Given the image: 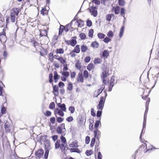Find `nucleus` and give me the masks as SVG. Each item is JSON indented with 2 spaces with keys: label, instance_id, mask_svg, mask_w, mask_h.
Segmentation results:
<instances>
[{
  "label": "nucleus",
  "instance_id": "nucleus-1",
  "mask_svg": "<svg viewBox=\"0 0 159 159\" xmlns=\"http://www.w3.org/2000/svg\"><path fill=\"white\" fill-rule=\"evenodd\" d=\"M46 5L42 7L40 11V13L43 16L48 15V13L50 9L49 5L50 4V0H46Z\"/></svg>",
  "mask_w": 159,
  "mask_h": 159
},
{
  "label": "nucleus",
  "instance_id": "nucleus-2",
  "mask_svg": "<svg viewBox=\"0 0 159 159\" xmlns=\"http://www.w3.org/2000/svg\"><path fill=\"white\" fill-rule=\"evenodd\" d=\"M91 3L89 4V7L87 9V10H88L89 12L91 13V15L93 16V17H96L98 15V6H93V5L91 6Z\"/></svg>",
  "mask_w": 159,
  "mask_h": 159
},
{
  "label": "nucleus",
  "instance_id": "nucleus-3",
  "mask_svg": "<svg viewBox=\"0 0 159 159\" xmlns=\"http://www.w3.org/2000/svg\"><path fill=\"white\" fill-rule=\"evenodd\" d=\"M63 38L65 39V42L68 45H70L74 47L77 43V41L76 40L77 37L76 36L72 37L70 40H67L65 39V37Z\"/></svg>",
  "mask_w": 159,
  "mask_h": 159
},
{
  "label": "nucleus",
  "instance_id": "nucleus-4",
  "mask_svg": "<svg viewBox=\"0 0 159 159\" xmlns=\"http://www.w3.org/2000/svg\"><path fill=\"white\" fill-rule=\"evenodd\" d=\"M105 101V99L104 98L103 96H102L100 97L97 106V108L98 110H102L104 107Z\"/></svg>",
  "mask_w": 159,
  "mask_h": 159
},
{
  "label": "nucleus",
  "instance_id": "nucleus-5",
  "mask_svg": "<svg viewBox=\"0 0 159 159\" xmlns=\"http://www.w3.org/2000/svg\"><path fill=\"white\" fill-rule=\"evenodd\" d=\"M71 24V23H70V24H66L65 26V28L63 25H60L59 29L58 36L61 35L62 33L63 32L64 30L66 32L69 31L70 30V29L68 28V27L69 24Z\"/></svg>",
  "mask_w": 159,
  "mask_h": 159
},
{
  "label": "nucleus",
  "instance_id": "nucleus-6",
  "mask_svg": "<svg viewBox=\"0 0 159 159\" xmlns=\"http://www.w3.org/2000/svg\"><path fill=\"white\" fill-rule=\"evenodd\" d=\"M93 138L95 139L96 138L98 143H99L100 142L99 139L101 136V132L98 129H94L93 130Z\"/></svg>",
  "mask_w": 159,
  "mask_h": 159
},
{
  "label": "nucleus",
  "instance_id": "nucleus-7",
  "mask_svg": "<svg viewBox=\"0 0 159 159\" xmlns=\"http://www.w3.org/2000/svg\"><path fill=\"white\" fill-rule=\"evenodd\" d=\"M60 148V149H66V148L64 145L61 143L60 140H57L55 143V148L57 149Z\"/></svg>",
  "mask_w": 159,
  "mask_h": 159
},
{
  "label": "nucleus",
  "instance_id": "nucleus-8",
  "mask_svg": "<svg viewBox=\"0 0 159 159\" xmlns=\"http://www.w3.org/2000/svg\"><path fill=\"white\" fill-rule=\"evenodd\" d=\"M47 137H48L47 135H41L39 137L38 135L37 136V141L41 145L42 144V142L44 143L47 140Z\"/></svg>",
  "mask_w": 159,
  "mask_h": 159
},
{
  "label": "nucleus",
  "instance_id": "nucleus-9",
  "mask_svg": "<svg viewBox=\"0 0 159 159\" xmlns=\"http://www.w3.org/2000/svg\"><path fill=\"white\" fill-rule=\"evenodd\" d=\"M65 135H61L60 137V141L61 143L64 145V146L66 148V149H79L78 148H69L68 146V145L66 143V139L65 137H64Z\"/></svg>",
  "mask_w": 159,
  "mask_h": 159
},
{
  "label": "nucleus",
  "instance_id": "nucleus-10",
  "mask_svg": "<svg viewBox=\"0 0 159 159\" xmlns=\"http://www.w3.org/2000/svg\"><path fill=\"white\" fill-rule=\"evenodd\" d=\"M53 58L59 61L61 64L65 63L66 62V58H64L61 56H59L57 54L54 55Z\"/></svg>",
  "mask_w": 159,
  "mask_h": 159
},
{
  "label": "nucleus",
  "instance_id": "nucleus-11",
  "mask_svg": "<svg viewBox=\"0 0 159 159\" xmlns=\"http://www.w3.org/2000/svg\"><path fill=\"white\" fill-rule=\"evenodd\" d=\"M20 11V9L18 8H13L11 10L10 12V15L14 16H18V15Z\"/></svg>",
  "mask_w": 159,
  "mask_h": 159
},
{
  "label": "nucleus",
  "instance_id": "nucleus-12",
  "mask_svg": "<svg viewBox=\"0 0 159 159\" xmlns=\"http://www.w3.org/2000/svg\"><path fill=\"white\" fill-rule=\"evenodd\" d=\"M52 93L55 96L57 97L59 95L58 86L57 85H52Z\"/></svg>",
  "mask_w": 159,
  "mask_h": 159
},
{
  "label": "nucleus",
  "instance_id": "nucleus-13",
  "mask_svg": "<svg viewBox=\"0 0 159 159\" xmlns=\"http://www.w3.org/2000/svg\"><path fill=\"white\" fill-rule=\"evenodd\" d=\"M64 111L58 108H56L54 110V115L57 116V114H58L61 116L63 117L64 115Z\"/></svg>",
  "mask_w": 159,
  "mask_h": 159
},
{
  "label": "nucleus",
  "instance_id": "nucleus-14",
  "mask_svg": "<svg viewBox=\"0 0 159 159\" xmlns=\"http://www.w3.org/2000/svg\"><path fill=\"white\" fill-rule=\"evenodd\" d=\"M11 153L10 154V159H20L17 155L15 151V150H11Z\"/></svg>",
  "mask_w": 159,
  "mask_h": 159
},
{
  "label": "nucleus",
  "instance_id": "nucleus-15",
  "mask_svg": "<svg viewBox=\"0 0 159 159\" xmlns=\"http://www.w3.org/2000/svg\"><path fill=\"white\" fill-rule=\"evenodd\" d=\"M125 20H124L123 21V25L121 26L120 29L119 36L120 38H121L123 35V34L124 32L125 27L124 26V25L125 23Z\"/></svg>",
  "mask_w": 159,
  "mask_h": 159
},
{
  "label": "nucleus",
  "instance_id": "nucleus-16",
  "mask_svg": "<svg viewBox=\"0 0 159 159\" xmlns=\"http://www.w3.org/2000/svg\"><path fill=\"white\" fill-rule=\"evenodd\" d=\"M84 77L83 74L80 72L78 73L76 78L77 81L78 82L83 83L84 82Z\"/></svg>",
  "mask_w": 159,
  "mask_h": 159
},
{
  "label": "nucleus",
  "instance_id": "nucleus-17",
  "mask_svg": "<svg viewBox=\"0 0 159 159\" xmlns=\"http://www.w3.org/2000/svg\"><path fill=\"white\" fill-rule=\"evenodd\" d=\"M56 131V133L58 134H61V135H66V133H65V131H62V129L61 124L57 127Z\"/></svg>",
  "mask_w": 159,
  "mask_h": 159
},
{
  "label": "nucleus",
  "instance_id": "nucleus-18",
  "mask_svg": "<svg viewBox=\"0 0 159 159\" xmlns=\"http://www.w3.org/2000/svg\"><path fill=\"white\" fill-rule=\"evenodd\" d=\"M120 8L118 6L116 7H113L111 9L112 11L114 12L116 15H118L120 12Z\"/></svg>",
  "mask_w": 159,
  "mask_h": 159
},
{
  "label": "nucleus",
  "instance_id": "nucleus-19",
  "mask_svg": "<svg viewBox=\"0 0 159 159\" xmlns=\"http://www.w3.org/2000/svg\"><path fill=\"white\" fill-rule=\"evenodd\" d=\"M44 151L43 150H38L35 152V156L39 158L41 157L43 155Z\"/></svg>",
  "mask_w": 159,
  "mask_h": 159
},
{
  "label": "nucleus",
  "instance_id": "nucleus-20",
  "mask_svg": "<svg viewBox=\"0 0 159 159\" xmlns=\"http://www.w3.org/2000/svg\"><path fill=\"white\" fill-rule=\"evenodd\" d=\"M5 104H2L1 107V112L0 114L3 115L5 114L7 112V106Z\"/></svg>",
  "mask_w": 159,
  "mask_h": 159
},
{
  "label": "nucleus",
  "instance_id": "nucleus-21",
  "mask_svg": "<svg viewBox=\"0 0 159 159\" xmlns=\"http://www.w3.org/2000/svg\"><path fill=\"white\" fill-rule=\"evenodd\" d=\"M109 55V51L107 50H104L102 52L101 55V57H104L105 58H107Z\"/></svg>",
  "mask_w": 159,
  "mask_h": 159
},
{
  "label": "nucleus",
  "instance_id": "nucleus-22",
  "mask_svg": "<svg viewBox=\"0 0 159 159\" xmlns=\"http://www.w3.org/2000/svg\"><path fill=\"white\" fill-rule=\"evenodd\" d=\"M69 146L72 148H77L79 147L78 144V141L77 140H75L72 142L69 145Z\"/></svg>",
  "mask_w": 159,
  "mask_h": 159
},
{
  "label": "nucleus",
  "instance_id": "nucleus-23",
  "mask_svg": "<svg viewBox=\"0 0 159 159\" xmlns=\"http://www.w3.org/2000/svg\"><path fill=\"white\" fill-rule=\"evenodd\" d=\"M145 128H146V127H145V128H144V129H143V126L142 129L141 133H140V135L139 136V140H140V141L141 143H143V141H144V139L143 138H142V136H143V135L144 134V133L145 131Z\"/></svg>",
  "mask_w": 159,
  "mask_h": 159
},
{
  "label": "nucleus",
  "instance_id": "nucleus-24",
  "mask_svg": "<svg viewBox=\"0 0 159 159\" xmlns=\"http://www.w3.org/2000/svg\"><path fill=\"white\" fill-rule=\"evenodd\" d=\"M75 68L78 70H80L82 68L81 63L80 62V60H78L75 65Z\"/></svg>",
  "mask_w": 159,
  "mask_h": 159
},
{
  "label": "nucleus",
  "instance_id": "nucleus-25",
  "mask_svg": "<svg viewBox=\"0 0 159 159\" xmlns=\"http://www.w3.org/2000/svg\"><path fill=\"white\" fill-rule=\"evenodd\" d=\"M44 146V149H49V148L50 146V140L47 139L43 143Z\"/></svg>",
  "mask_w": 159,
  "mask_h": 159
},
{
  "label": "nucleus",
  "instance_id": "nucleus-26",
  "mask_svg": "<svg viewBox=\"0 0 159 159\" xmlns=\"http://www.w3.org/2000/svg\"><path fill=\"white\" fill-rule=\"evenodd\" d=\"M99 46V43L96 41L92 42L91 44V47L93 48H97Z\"/></svg>",
  "mask_w": 159,
  "mask_h": 159
},
{
  "label": "nucleus",
  "instance_id": "nucleus-27",
  "mask_svg": "<svg viewBox=\"0 0 159 159\" xmlns=\"http://www.w3.org/2000/svg\"><path fill=\"white\" fill-rule=\"evenodd\" d=\"M85 120L84 121V124L86 122V117L85 115H81L80 116V120L79 121V123L80 124H82L84 122V120Z\"/></svg>",
  "mask_w": 159,
  "mask_h": 159
},
{
  "label": "nucleus",
  "instance_id": "nucleus-28",
  "mask_svg": "<svg viewBox=\"0 0 159 159\" xmlns=\"http://www.w3.org/2000/svg\"><path fill=\"white\" fill-rule=\"evenodd\" d=\"M76 23L78 24L77 26L79 27H81L84 25V21L80 19L78 20H76Z\"/></svg>",
  "mask_w": 159,
  "mask_h": 159
},
{
  "label": "nucleus",
  "instance_id": "nucleus-29",
  "mask_svg": "<svg viewBox=\"0 0 159 159\" xmlns=\"http://www.w3.org/2000/svg\"><path fill=\"white\" fill-rule=\"evenodd\" d=\"M91 120V121L90 120L89 121V129L90 131H93V130L94 118H93Z\"/></svg>",
  "mask_w": 159,
  "mask_h": 159
},
{
  "label": "nucleus",
  "instance_id": "nucleus-30",
  "mask_svg": "<svg viewBox=\"0 0 159 159\" xmlns=\"http://www.w3.org/2000/svg\"><path fill=\"white\" fill-rule=\"evenodd\" d=\"M4 127L6 132L8 133L10 132L11 130L10 129V125L9 124V123L7 124V123H5L4 125Z\"/></svg>",
  "mask_w": 159,
  "mask_h": 159
},
{
  "label": "nucleus",
  "instance_id": "nucleus-31",
  "mask_svg": "<svg viewBox=\"0 0 159 159\" xmlns=\"http://www.w3.org/2000/svg\"><path fill=\"white\" fill-rule=\"evenodd\" d=\"M100 125H101V120H96L94 123V129H98Z\"/></svg>",
  "mask_w": 159,
  "mask_h": 159
},
{
  "label": "nucleus",
  "instance_id": "nucleus-32",
  "mask_svg": "<svg viewBox=\"0 0 159 159\" xmlns=\"http://www.w3.org/2000/svg\"><path fill=\"white\" fill-rule=\"evenodd\" d=\"M64 51L62 48H57L55 50V53L57 54H62L64 53Z\"/></svg>",
  "mask_w": 159,
  "mask_h": 159
},
{
  "label": "nucleus",
  "instance_id": "nucleus-33",
  "mask_svg": "<svg viewBox=\"0 0 159 159\" xmlns=\"http://www.w3.org/2000/svg\"><path fill=\"white\" fill-rule=\"evenodd\" d=\"M88 48L86 45L83 44L81 45V50L82 52L84 53L88 50Z\"/></svg>",
  "mask_w": 159,
  "mask_h": 159
},
{
  "label": "nucleus",
  "instance_id": "nucleus-34",
  "mask_svg": "<svg viewBox=\"0 0 159 159\" xmlns=\"http://www.w3.org/2000/svg\"><path fill=\"white\" fill-rule=\"evenodd\" d=\"M80 45L77 44L76 45L73 51L75 52L76 53H79L80 51Z\"/></svg>",
  "mask_w": 159,
  "mask_h": 159
},
{
  "label": "nucleus",
  "instance_id": "nucleus-35",
  "mask_svg": "<svg viewBox=\"0 0 159 159\" xmlns=\"http://www.w3.org/2000/svg\"><path fill=\"white\" fill-rule=\"evenodd\" d=\"M114 15L113 13L111 14H108L106 16V20L108 21H110L112 17H114Z\"/></svg>",
  "mask_w": 159,
  "mask_h": 159
},
{
  "label": "nucleus",
  "instance_id": "nucleus-36",
  "mask_svg": "<svg viewBox=\"0 0 159 159\" xmlns=\"http://www.w3.org/2000/svg\"><path fill=\"white\" fill-rule=\"evenodd\" d=\"M7 94L6 93L3 94V95L2 96L3 97V100L5 101L4 102H3L2 104H5V106H7Z\"/></svg>",
  "mask_w": 159,
  "mask_h": 159
},
{
  "label": "nucleus",
  "instance_id": "nucleus-37",
  "mask_svg": "<svg viewBox=\"0 0 159 159\" xmlns=\"http://www.w3.org/2000/svg\"><path fill=\"white\" fill-rule=\"evenodd\" d=\"M102 113V110H98L97 111L96 116L97 119L101 120Z\"/></svg>",
  "mask_w": 159,
  "mask_h": 159
},
{
  "label": "nucleus",
  "instance_id": "nucleus-38",
  "mask_svg": "<svg viewBox=\"0 0 159 159\" xmlns=\"http://www.w3.org/2000/svg\"><path fill=\"white\" fill-rule=\"evenodd\" d=\"M94 65L92 63H90L87 66V69L89 71H91L94 68Z\"/></svg>",
  "mask_w": 159,
  "mask_h": 159
},
{
  "label": "nucleus",
  "instance_id": "nucleus-39",
  "mask_svg": "<svg viewBox=\"0 0 159 159\" xmlns=\"http://www.w3.org/2000/svg\"><path fill=\"white\" fill-rule=\"evenodd\" d=\"M73 88V86L72 83L71 82H69L67 84V90L68 91H71L72 90Z\"/></svg>",
  "mask_w": 159,
  "mask_h": 159
},
{
  "label": "nucleus",
  "instance_id": "nucleus-40",
  "mask_svg": "<svg viewBox=\"0 0 159 159\" xmlns=\"http://www.w3.org/2000/svg\"><path fill=\"white\" fill-rule=\"evenodd\" d=\"M79 37L81 40H84L86 39V35L84 33L81 32L79 34Z\"/></svg>",
  "mask_w": 159,
  "mask_h": 159
},
{
  "label": "nucleus",
  "instance_id": "nucleus-41",
  "mask_svg": "<svg viewBox=\"0 0 159 159\" xmlns=\"http://www.w3.org/2000/svg\"><path fill=\"white\" fill-rule=\"evenodd\" d=\"M102 61V60L99 58H95L94 60V63L95 64H100Z\"/></svg>",
  "mask_w": 159,
  "mask_h": 159
},
{
  "label": "nucleus",
  "instance_id": "nucleus-42",
  "mask_svg": "<svg viewBox=\"0 0 159 159\" xmlns=\"http://www.w3.org/2000/svg\"><path fill=\"white\" fill-rule=\"evenodd\" d=\"M61 64L63 65V72L67 71V70H69L68 68V64H66V63H64L63 64Z\"/></svg>",
  "mask_w": 159,
  "mask_h": 159
},
{
  "label": "nucleus",
  "instance_id": "nucleus-43",
  "mask_svg": "<svg viewBox=\"0 0 159 159\" xmlns=\"http://www.w3.org/2000/svg\"><path fill=\"white\" fill-rule=\"evenodd\" d=\"M104 66H103L102 67V69L103 71L102 72L109 73V69L104 64Z\"/></svg>",
  "mask_w": 159,
  "mask_h": 159
},
{
  "label": "nucleus",
  "instance_id": "nucleus-44",
  "mask_svg": "<svg viewBox=\"0 0 159 159\" xmlns=\"http://www.w3.org/2000/svg\"><path fill=\"white\" fill-rule=\"evenodd\" d=\"M83 75L85 79L88 78L89 76V72L86 70H85L84 71Z\"/></svg>",
  "mask_w": 159,
  "mask_h": 159
},
{
  "label": "nucleus",
  "instance_id": "nucleus-45",
  "mask_svg": "<svg viewBox=\"0 0 159 159\" xmlns=\"http://www.w3.org/2000/svg\"><path fill=\"white\" fill-rule=\"evenodd\" d=\"M97 36L99 39H104L106 36V35L102 33H98L97 34Z\"/></svg>",
  "mask_w": 159,
  "mask_h": 159
},
{
  "label": "nucleus",
  "instance_id": "nucleus-46",
  "mask_svg": "<svg viewBox=\"0 0 159 159\" xmlns=\"http://www.w3.org/2000/svg\"><path fill=\"white\" fill-rule=\"evenodd\" d=\"M56 117V120L57 122L59 123H61L63 122L64 120V118L61 117H58L57 116H55Z\"/></svg>",
  "mask_w": 159,
  "mask_h": 159
},
{
  "label": "nucleus",
  "instance_id": "nucleus-47",
  "mask_svg": "<svg viewBox=\"0 0 159 159\" xmlns=\"http://www.w3.org/2000/svg\"><path fill=\"white\" fill-rule=\"evenodd\" d=\"M120 15L122 16L125 15V10L124 7H121L120 8Z\"/></svg>",
  "mask_w": 159,
  "mask_h": 159
},
{
  "label": "nucleus",
  "instance_id": "nucleus-48",
  "mask_svg": "<svg viewBox=\"0 0 159 159\" xmlns=\"http://www.w3.org/2000/svg\"><path fill=\"white\" fill-rule=\"evenodd\" d=\"M111 39L109 38V37H108V36H106L105 37H104L103 41L105 43H107L111 41Z\"/></svg>",
  "mask_w": 159,
  "mask_h": 159
},
{
  "label": "nucleus",
  "instance_id": "nucleus-49",
  "mask_svg": "<svg viewBox=\"0 0 159 159\" xmlns=\"http://www.w3.org/2000/svg\"><path fill=\"white\" fill-rule=\"evenodd\" d=\"M94 30L92 29H90L88 32V36L89 38H92L93 37Z\"/></svg>",
  "mask_w": 159,
  "mask_h": 159
},
{
  "label": "nucleus",
  "instance_id": "nucleus-50",
  "mask_svg": "<svg viewBox=\"0 0 159 159\" xmlns=\"http://www.w3.org/2000/svg\"><path fill=\"white\" fill-rule=\"evenodd\" d=\"M60 108L63 111H66V105L64 103H63L62 104L61 106L60 107Z\"/></svg>",
  "mask_w": 159,
  "mask_h": 159
},
{
  "label": "nucleus",
  "instance_id": "nucleus-51",
  "mask_svg": "<svg viewBox=\"0 0 159 159\" xmlns=\"http://www.w3.org/2000/svg\"><path fill=\"white\" fill-rule=\"evenodd\" d=\"M86 25L88 27H90L92 25V22L91 20H89V19H87L86 21Z\"/></svg>",
  "mask_w": 159,
  "mask_h": 159
},
{
  "label": "nucleus",
  "instance_id": "nucleus-52",
  "mask_svg": "<svg viewBox=\"0 0 159 159\" xmlns=\"http://www.w3.org/2000/svg\"><path fill=\"white\" fill-rule=\"evenodd\" d=\"M61 73L62 75L66 77L67 78L70 75V73L68 71L61 72Z\"/></svg>",
  "mask_w": 159,
  "mask_h": 159
},
{
  "label": "nucleus",
  "instance_id": "nucleus-53",
  "mask_svg": "<svg viewBox=\"0 0 159 159\" xmlns=\"http://www.w3.org/2000/svg\"><path fill=\"white\" fill-rule=\"evenodd\" d=\"M0 34V42H2L3 41H7V36H4Z\"/></svg>",
  "mask_w": 159,
  "mask_h": 159
},
{
  "label": "nucleus",
  "instance_id": "nucleus-54",
  "mask_svg": "<svg viewBox=\"0 0 159 159\" xmlns=\"http://www.w3.org/2000/svg\"><path fill=\"white\" fill-rule=\"evenodd\" d=\"M44 114L47 117H49L52 115V112L50 111L47 110L44 113Z\"/></svg>",
  "mask_w": 159,
  "mask_h": 159
},
{
  "label": "nucleus",
  "instance_id": "nucleus-55",
  "mask_svg": "<svg viewBox=\"0 0 159 159\" xmlns=\"http://www.w3.org/2000/svg\"><path fill=\"white\" fill-rule=\"evenodd\" d=\"M107 35L108 37L112 38L113 37L114 34L112 30H110L107 32Z\"/></svg>",
  "mask_w": 159,
  "mask_h": 159
},
{
  "label": "nucleus",
  "instance_id": "nucleus-56",
  "mask_svg": "<svg viewBox=\"0 0 159 159\" xmlns=\"http://www.w3.org/2000/svg\"><path fill=\"white\" fill-rule=\"evenodd\" d=\"M119 5L120 6H123L125 4V1L124 0H118Z\"/></svg>",
  "mask_w": 159,
  "mask_h": 159
},
{
  "label": "nucleus",
  "instance_id": "nucleus-57",
  "mask_svg": "<svg viewBox=\"0 0 159 159\" xmlns=\"http://www.w3.org/2000/svg\"><path fill=\"white\" fill-rule=\"evenodd\" d=\"M109 75V73L102 72L101 75V78H106Z\"/></svg>",
  "mask_w": 159,
  "mask_h": 159
},
{
  "label": "nucleus",
  "instance_id": "nucleus-58",
  "mask_svg": "<svg viewBox=\"0 0 159 159\" xmlns=\"http://www.w3.org/2000/svg\"><path fill=\"white\" fill-rule=\"evenodd\" d=\"M55 105L54 102H52L49 105V108L51 109H54L55 108Z\"/></svg>",
  "mask_w": 159,
  "mask_h": 159
},
{
  "label": "nucleus",
  "instance_id": "nucleus-59",
  "mask_svg": "<svg viewBox=\"0 0 159 159\" xmlns=\"http://www.w3.org/2000/svg\"><path fill=\"white\" fill-rule=\"evenodd\" d=\"M6 93L5 92L4 89L0 85V96H2L3 95V94Z\"/></svg>",
  "mask_w": 159,
  "mask_h": 159
},
{
  "label": "nucleus",
  "instance_id": "nucleus-60",
  "mask_svg": "<svg viewBox=\"0 0 159 159\" xmlns=\"http://www.w3.org/2000/svg\"><path fill=\"white\" fill-rule=\"evenodd\" d=\"M68 109L71 114L74 113L75 111V107L73 106H70L69 107Z\"/></svg>",
  "mask_w": 159,
  "mask_h": 159
},
{
  "label": "nucleus",
  "instance_id": "nucleus-61",
  "mask_svg": "<svg viewBox=\"0 0 159 159\" xmlns=\"http://www.w3.org/2000/svg\"><path fill=\"white\" fill-rule=\"evenodd\" d=\"M2 55L4 59V60H6L8 56V53L7 52V51H3Z\"/></svg>",
  "mask_w": 159,
  "mask_h": 159
},
{
  "label": "nucleus",
  "instance_id": "nucleus-62",
  "mask_svg": "<svg viewBox=\"0 0 159 159\" xmlns=\"http://www.w3.org/2000/svg\"><path fill=\"white\" fill-rule=\"evenodd\" d=\"M95 142V139L94 138H92L90 144V146L91 147H93L94 146Z\"/></svg>",
  "mask_w": 159,
  "mask_h": 159
},
{
  "label": "nucleus",
  "instance_id": "nucleus-63",
  "mask_svg": "<svg viewBox=\"0 0 159 159\" xmlns=\"http://www.w3.org/2000/svg\"><path fill=\"white\" fill-rule=\"evenodd\" d=\"M91 60V57L90 56H87L84 59V61L85 63H89Z\"/></svg>",
  "mask_w": 159,
  "mask_h": 159
},
{
  "label": "nucleus",
  "instance_id": "nucleus-64",
  "mask_svg": "<svg viewBox=\"0 0 159 159\" xmlns=\"http://www.w3.org/2000/svg\"><path fill=\"white\" fill-rule=\"evenodd\" d=\"M93 151L92 150H88L85 152V154L87 156H89L91 155L92 154H93Z\"/></svg>",
  "mask_w": 159,
  "mask_h": 159
}]
</instances>
